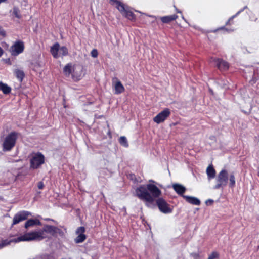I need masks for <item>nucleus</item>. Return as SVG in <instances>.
Segmentation results:
<instances>
[{
	"instance_id": "nucleus-20",
	"label": "nucleus",
	"mask_w": 259,
	"mask_h": 259,
	"mask_svg": "<svg viewBox=\"0 0 259 259\" xmlns=\"http://www.w3.org/2000/svg\"><path fill=\"white\" fill-rule=\"evenodd\" d=\"M0 91H2L4 94H8L11 92V88L7 84L0 81Z\"/></svg>"
},
{
	"instance_id": "nucleus-24",
	"label": "nucleus",
	"mask_w": 259,
	"mask_h": 259,
	"mask_svg": "<svg viewBox=\"0 0 259 259\" xmlns=\"http://www.w3.org/2000/svg\"><path fill=\"white\" fill-rule=\"evenodd\" d=\"M243 10H241V11H239L238 12V13L237 14H236L235 15L232 16V17H231L226 22V26H228V25H232V24H234V23L233 22V19L239 14L241 12H242Z\"/></svg>"
},
{
	"instance_id": "nucleus-1",
	"label": "nucleus",
	"mask_w": 259,
	"mask_h": 259,
	"mask_svg": "<svg viewBox=\"0 0 259 259\" xmlns=\"http://www.w3.org/2000/svg\"><path fill=\"white\" fill-rule=\"evenodd\" d=\"M60 231L61 230L56 227L51 225H46L41 230L25 233L17 238L12 240H3L2 241L1 243H0V247L2 248L10 245L11 242L30 241L33 240L40 241L48 237V233L53 236L56 233H60Z\"/></svg>"
},
{
	"instance_id": "nucleus-10",
	"label": "nucleus",
	"mask_w": 259,
	"mask_h": 259,
	"mask_svg": "<svg viewBox=\"0 0 259 259\" xmlns=\"http://www.w3.org/2000/svg\"><path fill=\"white\" fill-rule=\"evenodd\" d=\"M31 213L28 211H22L17 213L13 218V225H16L19 222L26 220Z\"/></svg>"
},
{
	"instance_id": "nucleus-2",
	"label": "nucleus",
	"mask_w": 259,
	"mask_h": 259,
	"mask_svg": "<svg viewBox=\"0 0 259 259\" xmlns=\"http://www.w3.org/2000/svg\"><path fill=\"white\" fill-rule=\"evenodd\" d=\"M135 193L136 196L143 201L147 206L150 207L153 205L155 198L161 195V191L155 185L149 184L137 188Z\"/></svg>"
},
{
	"instance_id": "nucleus-30",
	"label": "nucleus",
	"mask_w": 259,
	"mask_h": 259,
	"mask_svg": "<svg viewBox=\"0 0 259 259\" xmlns=\"http://www.w3.org/2000/svg\"><path fill=\"white\" fill-rule=\"evenodd\" d=\"M6 35L5 30L2 26H0V35L5 37Z\"/></svg>"
},
{
	"instance_id": "nucleus-35",
	"label": "nucleus",
	"mask_w": 259,
	"mask_h": 259,
	"mask_svg": "<svg viewBox=\"0 0 259 259\" xmlns=\"http://www.w3.org/2000/svg\"><path fill=\"white\" fill-rule=\"evenodd\" d=\"M3 52L2 51V50H0V57L2 56V55L3 54Z\"/></svg>"
},
{
	"instance_id": "nucleus-17",
	"label": "nucleus",
	"mask_w": 259,
	"mask_h": 259,
	"mask_svg": "<svg viewBox=\"0 0 259 259\" xmlns=\"http://www.w3.org/2000/svg\"><path fill=\"white\" fill-rule=\"evenodd\" d=\"M206 174L208 179H213L215 176V170L212 165H209L206 169Z\"/></svg>"
},
{
	"instance_id": "nucleus-7",
	"label": "nucleus",
	"mask_w": 259,
	"mask_h": 259,
	"mask_svg": "<svg viewBox=\"0 0 259 259\" xmlns=\"http://www.w3.org/2000/svg\"><path fill=\"white\" fill-rule=\"evenodd\" d=\"M45 157L44 155L38 153L35 154L30 160V166L33 169L37 168L40 165L44 163Z\"/></svg>"
},
{
	"instance_id": "nucleus-33",
	"label": "nucleus",
	"mask_w": 259,
	"mask_h": 259,
	"mask_svg": "<svg viewBox=\"0 0 259 259\" xmlns=\"http://www.w3.org/2000/svg\"><path fill=\"white\" fill-rule=\"evenodd\" d=\"M49 256L48 255H44V256H42L40 257H38V258L37 259H48L49 258Z\"/></svg>"
},
{
	"instance_id": "nucleus-29",
	"label": "nucleus",
	"mask_w": 259,
	"mask_h": 259,
	"mask_svg": "<svg viewBox=\"0 0 259 259\" xmlns=\"http://www.w3.org/2000/svg\"><path fill=\"white\" fill-rule=\"evenodd\" d=\"M91 54L93 57L96 58L98 56V53L97 50H92L91 52Z\"/></svg>"
},
{
	"instance_id": "nucleus-12",
	"label": "nucleus",
	"mask_w": 259,
	"mask_h": 259,
	"mask_svg": "<svg viewBox=\"0 0 259 259\" xmlns=\"http://www.w3.org/2000/svg\"><path fill=\"white\" fill-rule=\"evenodd\" d=\"M178 18V16L176 14L171 15H167L162 17H160L159 19L161 22L163 24H169L171 22L175 21Z\"/></svg>"
},
{
	"instance_id": "nucleus-27",
	"label": "nucleus",
	"mask_w": 259,
	"mask_h": 259,
	"mask_svg": "<svg viewBox=\"0 0 259 259\" xmlns=\"http://www.w3.org/2000/svg\"><path fill=\"white\" fill-rule=\"evenodd\" d=\"M219 253L217 252L213 251L209 254L207 259H216L219 257Z\"/></svg>"
},
{
	"instance_id": "nucleus-26",
	"label": "nucleus",
	"mask_w": 259,
	"mask_h": 259,
	"mask_svg": "<svg viewBox=\"0 0 259 259\" xmlns=\"http://www.w3.org/2000/svg\"><path fill=\"white\" fill-rule=\"evenodd\" d=\"M119 142L121 145L125 147H127L128 146L126 138L124 136L121 137L119 138Z\"/></svg>"
},
{
	"instance_id": "nucleus-36",
	"label": "nucleus",
	"mask_w": 259,
	"mask_h": 259,
	"mask_svg": "<svg viewBox=\"0 0 259 259\" xmlns=\"http://www.w3.org/2000/svg\"><path fill=\"white\" fill-rule=\"evenodd\" d=\"M7 0H0V4L3 2H5Z\"/></svg>"
},
{
	"instance_id": "nucleus-41",
	"label": "nucleus",
	"mask_w": 259,
	"mask_h": 259,
	"mask_svg": "<svg viewBox=\"0 0 259 259\" xmlns=\"http://www.w3.org/2000/svg\"><path fill=\"white\" fill-rule=\"evenodd\" d=\"M0 249H1V247H0Z\"/></svg>"
},
{
	"instance_id": "nucleus-15",
	"label": "nucleus",
	"mask_w": 259,
	"mask_h": 259,
	"mask_svg": "<svg viewBox=\"0 0 259 259\" xmlns=\"http://www.w3.org/2000/svg\"><path fill=\"white\" fill-rule=\"evenodd\" d=\"M51 54L55 58L66 55L68 53L67 50H51Z\"/></svg>"
},
{
	"instance_id": "nucleus-39",
	"label": "nucleus",
	"mask_w": 259,
	"mask_h": 259,
	"mask_svg": "<svg viewBox=\"0 0 259 259\" xmlns=\"http://www.w3.org/2000/svg\"><path fill=\"white\" fill-rule=\"evenodd\" d=\"M258 176H259V168H258Z\"/></svg>"
},
{
	"instance_id": "nucleus-23",
	"label": "nucleus",
	"mask_w": 259,
	"mask_h": 259,
	"mask_svg": "<svg viewBox=\"0 0 259 259\" xmlns=\"http://www.w3.org/2000/svg\"><path fill=\"white\" fill-rule=\"evenodd\" d=\"M13 15L17 18L20 19L21 18V15L20 14V11L19 8L17 7H14L13 9Z\"/></svg>"
},
{
	"instance_id": "nucleus-5",
	"label": "nucleus",
	"mask_w": 259,
	"mask_h": 259,
	"mask_svg": "<svg viewBox=\"0 0 259 259\" xmlns=\"http://www.w3.org/2000/svg\"><path fill=\"white\" fill-rule=\"evenodd\" d=\"M112 5H115L116 8L123 14V15L131 21L135 22L136 20V16L131 11L125 7L124 5L118 0H111Z\"/></svg>"
},
{
	"instance_id": "nucleus-8",
	"label": "nucleus",
	"mask_w": 259,
	"mask_h": 259,
	"mask_svg": "<svg viewBox=\"0 0 259 259\" xmlns=\"http://www.w3.org/2000/svg\"><path fill=\"white\" fill-rule=\"evenodd\" d=\"M156 202L159 209L161 212L165 214L171 212L172 209L163 198H158Z\"/></svg>"
},
{
	"instance_id": "nucleus-34",
	"label": "nucleus",
	"mask_w": 259,
	"mask_h": 259,
	"mask_svg": "<svg viewBox=\"0 0 259 259\" xmlns=\"http://www.w3.org/2000/svg\"><path fill=\"white\" fill-rule=\"evenodd\" d=\"M213 202V201L211 199H209V200H207L206 201V204H208V203H209L210 204H211Z\"/></svg>"
},
{
	"instance_id": "nucleus-25",
	"label": "nucleus",
	"mask_w": 259,
	"mask_h": 259,
	"mask_svg": "<svg viewBox=\"0 0 259 259\" xmlns=\"http://www.w3.org/2000/svg\"><path fill=\"white\" fill-rule=\"evenodd\" d=\"M12 56H17L21 53L23 50H8Z\"/></svg>"
},
{
	"instance_id": "nucleus-19",
	"label": "nucleus",
	"mask_w": 259,
	"mask_h": 259,
	"mask_svg": "<svg viewBox=\"0 0 259 259\" xmlns=\"http://www.w3.org/2000/svg\"><path fill=\"white\" fill-rule=\"evenodd\" d=\"M41 222L37 219H29L25 224V227L28 228L29 227L34 226L35 225H40Z\"/></svg>"
},
{
	"instance_id": "nucleus-4",
	"label": "nucleus",
	"mask_w": 259,
	"mask_h": 259,
	"mask_svg": "<svg viewBox=\"0 0 259 259\" xmlns=\"http://www.w3.org/2000/svg\"><path fill=\"white\" fill-rule=\"evenodd\" d=\"M63 72L66 76L71 75L74 80H78L83 76V67L80 65L68 64L64 67Z\"/></svg>"
},
{
	"instance_id": "nucleus-31",
	"label": "nucleus",
	"mask_w": 259,
	"mask_h": 259,
	"mask_svg": "<svg viewBox=\"0 0 259 259\" xmlns=\"http://www.w3.org/2000/svg\"><path fill=\"white\" fill-rule=\"evenodd\" d=\"M225 30L227 32H232L234 31L233 29H228L227 28H225V26L221 27L218 28L217 30Z\"/></svg>"
},
{
	"instance_id": "nucleus-13",
	"label": "nucleus",
	"mask_w": 259,
	"mask_h": 259,
	"mask_svg": "<svg viewBox=\"0 0 259 259\" xmlns=\"http://www.w3.org/2000/svg\"><path fill=\"white\" fill-rule=\"evenodd\" d=\"M215 61L216 65L220 70L226 71L229 68V65L228 62L221 59H217Z\"/></svg>"
},
{
	"instance_id": "nucleus-11",
	"label": "nucleus",
	"mask_w": 259,
	"mask_h": 259,
	"mask_svg": "<svg viewBox=\"0 0 259 259\" xmlns=\"http://www.w3.org/2000/svg\"><path fill=\"white\" fill-rule=\"evenodd\" d=\"M85 228L83 227H79L76 230V234L77 236L75 239V242L76 243H81L84 241L86 238L84 234Z\"/></svg>"
},
{
	"instance_id": "nucleus-16",
	"label": "nucleus",
	"mask_w": 259,
	"mask_h": 259,
	"mask_svg": "<svg viewBox=\"0 0 259 259\" xmlns=\"http://www.w3.org/2000/svg\"><path fill=\"white\" fill-rule=\"evenodd\" d=\"M184 198L186 199L187 202L189 203L196 205H199L200 204V200L194 197H191V196H183Z\"/></svg>"
},
{
	"instance_id": "nucleus-37",
	"label": "nucleus",
	"mask_w": 259,
	"mask_h": 259,
	"mask_svg": "<svg viewBox=\"0 0 259 259\" xmlns=\"http://www.w3.org/2000/svg\"><path fill=\"white\" fill-rule=\"evenodd\" d=\"M177 13H181V12L179 10H178V9H177Z\"/></svg>"
},
{
	"instance_id": "nucleus-40",
	"label": "nucleus",
	"mask_w": 259,
	"mask_h": 259,
	"mask_svg": "<svg viewBox=\"0 0 259 259\" xmlns=\"http://www.w3.org/2000/svg\"><path fill=\"white\" fill-rule=\"evenodd\" d=\"M0 49H2V48L0 47Z\"/></svg>"
},
{
	"instance_id": "nucleus-32",
	"label": "nucleus",
	"mask_w": 259,
	"mask_h": 259,
	"mask_svg": "<svg viewBox=\"0 0 259 259\" xmlns=\"http://www.w3.org/2000/svg\"><path fill=\"white\" fill-rule=\"evenodd\" d=\"M37 187H38V188L39 189H43V188H44V183H43L42 182H39L38 183Z\"/></svg>"
},
{
	"instance_id": "nucleus-9",
	"label": "nucleus",
	"mask_w": 259,
	"mask_h": 259,
	"mask_svg": "<svg viewBox=\"0 0 259 259\" xmlns=\"http://www.w3.org/2000/svg\"><path fill=\"white\" fill-rule=\"evenodd\" d=\"M169 109L166 108L158 113L154 118L153 121L157 124L163 122L170 115Z\"/></svg>"
},
{
	"instance_id": "nucleus-6",
	"label": "nucleus",
	"mask_w": 259,
	"mask_h": 259,
	"mask_svg": "<svg viewBox=\"0 0 259 259\" xmlns=\"http://www.w3.org/2000/svg\"><path fill=\"white\" fill-rule=\"evenodd\" d=\"M17 139V133L11 132L8 134L4 139L3 144V150L4 151H10L15 146Z\"/></svg>"
},
{
	"instance_id": "nucleus-18",
	"label": "nucleus",
	"mask_w": 259,
	"mask_h": 259,
	"mask_svg": "<svg viewBox=\"0 0 259 259\" xmlns=\"http://www.w3.org/2000/svg\"><path fill=\"white\" fill-rule=\"evenodd\" d=\"M172 187L175 191L179 194H183L186 191V188L183 185L179 184H174Z\"/></svg>"
},
{
	"instance_id": "nucleus-14",
	"label": "nucleus",
	"mask_w": 259,
	"mask_h": 259,
	"mask_svg": "<svg viewBox=\"0 0 259 259\" xmlns=\"http://www.w3.org/2000/svg\"><path fill=\"white\" fill-rule=\"evenodd\" d=\"M116 80L115 82L114 85L115 94H119L123 93L124 91L125 88L120 80H119L117 79H116Z\"/></svg>"
},
{
	"instance_id": "nucleus-3",
	"label": "nucleus",
	"mask_w": 259,
	"mask_h": 259,
	"mask_svg": "<svg viewBox=\"0 0 259 259\" xmlns=\"http://www.w3.org/2000/svg\"><path fill=\"white\" fill-rule=\"evenodd\" d=\"M216 184L214 186L213 189H223L227 186L229 181V186L230 188H234L235 186L236 180L233 172L228 175V171L223 169L218 174L216 177Z\"/></svg>"
},
{
	"instance_id": "nucleus-28",
	"label": "nucleus",
	"mask_w": 259,
	"mask_h": 259,
	"mask_svg": "<svg viewBox=\"0 0 259 259\" xmlns=\"http://www.w3.org/2000/svg\"><path fill=\"white\" fill-rule=\"evenodd\" d=\"M50 49H60V45L59 43L58 42H56L55 44H54L53 45V46H52ZM61 49H66V48L65 47H62Z\"/></svg>"
},
{
	"instance_id": "nucleus-21",
	"label": "nucleus",
	"mask_w": 259,
	"mask_h": 259,
	"mask_svg": "<svg viewBox=\"0 0 259 259\" xmlns=\"http://www.w3.org/2000/svg\"><path fill=\"white\" fill-rule=\"evenodd\" d=\"M14 72L18 79H19L21 82L25 76L24 71L22 70L19 69H15L14 71Z\"/></svg>"
},
{
	"instance_id": "nucleus-22",
	"label": "nucleus",
	"mask_w": 259,
	"mask_h": 259,
	"mask_svg": "<svg viewBox=\"0 0 259 259\" xmlns=\"http://www.w3.org/2000/svg\"><path fill=\"white\" fill-rule=\"evenodd\" d=\"M24 44L22 41L18 40L16 41L13 45L12 46L11 49H24Z\"/></svg>"
},
{
	"instance_id": "nucleus-38",
	"label": "nucleus",
	"mask_w": 259,
	"mask_h": 259,
	"mask_svg": "<svg viewBox=\"0 0 259 259\" xmlns=\"http://www.w3.org/2000/svg\"><path fill=\"white\" fill-rule=\"evenodd\" d=\"M193 255H194V256H198V255L196 254H194Z\"/></svg>"
}]
</instances>
